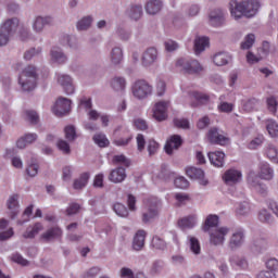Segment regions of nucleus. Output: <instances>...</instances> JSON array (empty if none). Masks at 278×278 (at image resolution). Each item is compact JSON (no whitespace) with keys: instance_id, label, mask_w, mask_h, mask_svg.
Returning <instances> with one entry per match:
<instances>
[{"instance_id":"obj_52","label":"nucleus","mask_w":278,"mask_h":278,"mask_svg":"<svg viewBox=\"0 0 278 278\" xmlns=\"http://www.w3.org/2000/svg\"><path fill=\"white\" fill-rule=\"evenodd\" d=\"M174 125L178 129H189L190 122H188V119H186V118H175L174 119Z\"/></svg>"},{"instance_id":"obj_59","label":"nucleus","mask_w":278,"mask_h":278,"mask_svg":"<svg viewBox=\"0 0 278 278\" xmlns=\"http://www.w3.org/2000/svg\"><path fill=\"white\" fill-rule=\"evenodd\" d=\"M38 164L36 163H31L30 165H28V167L26 168V173L29 177H36L38 175Z\"/></svg>"},{"instance_id":"obj_64","label":"nucleus","mask_w":278,"mask_h":278,"mask_svg":"<svg viewBox=\"0 0 278 278\" xmlns=\"http://www.w3.org/2000/svg\"><path fill=\"white\" fill-rule=\"evenodd\" d=\"M266 267L268 268V270H278V260L277 258H269L266 262Z\"/></svg>"},{"instance_id":"obj_40","label":"nucleus","mask_w":278,"mask_h":278,"mask_svg":"<svg viewBox=\"0 0 278 278\" xmlns=\"http://www.w3.org/2000/svg\"><path fill=\"white\" fill-rule=\"evenodd\" d=\"M113 210L115 214H117V216H121L122 218H127V216H129V211L127 210V206L122 203H115Z\"/></svg>"},{"instance_id":"obj_20","label":"nucleus","mask_w":278,"mask_h":278,"mask_svg":"<svg viewBox=\"0 0 278 278\" xmlns=\"http://www.w3.org/2000/svg\"><path fill=\"white\" fill-rule=\"evenodd\" d=\"M126 178L127 173L125 172L124 167H117L113 169L109 175V179L113 184H122V181H125Z\"/></svg>"},{"instance_id":"obj_18","label":"nucleus","mask_w":278,"mask_h":278,"mask_svg":"<svg viewBox=\"0 0 278 278\" xmlns=\"http://www.w3.org/2000/svg\"><path fill=\"white\" fill-rule=\"evenodd\" d=\"M208 160L216 168H223L225 166V153L223 151L210 152Z\"/></svg>"},{"instance_id":"obj_55","label":"nucleus","mask_w":278,"mask_h":278,"mask_svg":"<svg viewBox=\"0 0 278 278\" xmlns=\"http://www.w3.org/2000/svg\"><path fill=\"white\" fill-rule=\"evenodd\" d=\"M255 179H257V177L255 176V172H250L248 175V182L253 188H256V190H260V188H262V185H260L257 181H255Z\"/></svg>"},{"instance_id":"obj_51","label":"nucleus","mask_w":278,"mask_h":278,"mask_svg":"<svg viewBox=\"0 0 278 278\" xmlns=\"http://www.w3.org/2000/svg\"><path fill=\"white\" fill-rule=\"evenodd\" d=\"M257 99L252 98L243 103V110H245V112H253V110H255L257 106Z\"/></svg>"},{"instance_id":"obj_4","label":"nucleus","mask_w":278,"mask_h":278,"mask_svg":"<svg viewBox=\"0 0 278 278\" xmlns=\"http://www.w3.org/2000/svg\"><path fill=\"white\" fill-rule=\"evenodd\" d=\"M18 27V18H11L3 23L0 27V47H3L10 42V37L14 35Z\"/></svg>"},{"instance_id":"obj_8","label":"nucleus","mask_w":278,"mask_h":278,"mask_svg":"<svg viewBox=\"0 0 278 278\" xmlns=\"http://www.w3.org/2000/svg\"><path fill=\"white\" fill-rule=\"evenodd\" d=\"M53 114L56 116H66L71 112V100L66 98H59L52 108Z\"/></svg>"},{"instance_id":"obj_13","label":"nucleus","mask_w":278,"mask_h":278,"mask_svg":"<svg viewBox=\"0 0 278 278\" xmlns=\"http://www.w3.org/2000/svg\"><path fill=\"white\" fill-rule=\"evenodd\" d=\"M58 83L62 86L65 94H74L75 86L73 85V78L68 75H59Z\"/></svg>"},{"instance_id":"obj_32","label":"nucleus","mask_w":278,"mask_h":278,"mask_svg":"<svg viewBox=\"0 0 278 278\" xmlns=\"http://www.w3.org/2000/svg\"><path fill=\"white\" fill-rule=\"evenodd\" d=\"M126 81L123 77H115L111 80V88L115 90V92H123L125 90Z\"/></svg>"},{"instance_id":"obj_49","label":"nucleus","mask_w":278,"mask_h":278,"mask_svg":"<svg viewBox=\"0 0 278 278\" xmlns=\"http://www.w3.org/2000/svg\"><path fill=\"white\" fill-rule=\"evenodd\" d=\"M174 185L177 188H180V190H186V188H188V186H190V182L184 176H180L174 180Z\"/></svg>"},{"instance_id":"obj_46","label":"nucleus","mask_w":278,"mask_h":278,"mask_svg":"<svg viewBox=\"0 0 278 278\" xmlns=\"http://www.w3.org/2000/svg\"><path fill=\"white\" fill-rule=\"evenodd\" d=\"M11 262L18 264L20 266H29V261L23 257L20 253H13L11 255Z\"/></svg>"},{"instance_id":"obj_26","label":"nucleus","mask_w":278,"mask_h":278,"mask_svg":"<svg viewBox=\"0 0 278 278\" xmlns=\"http://www.w3.org/2000/svg\"><path fill=\"white\" fill-rule=\"evenodd\" d=\"M191 99H194L197 103H191V108H197L198 105H203L210 101V96L201 93L199 91L191 92Z\"/></svg>"},{"instance_id":"obj_43","label":"nucleus","mask_w":278,"mask_h":278,"mask_svg":"<svg viewBox=\"0 0 278 278\" xmlns=\"http://www.w3.org/2000/svg\"><path fill=\"white\" fill-rule=\"evenodd\" d=\"M190 251L194 253V255H199L201 253V243L197 237L189 238Z\"/></svg>"},{"instance_id":"obj_30","label":"nucleus","mask_w":278,"mask_h":278,"mask_svg":"<svg viewBox=\"0 0 278 278\" xmlns=\"http://www.w3.org/2000/svg\"><path fill=\"white\" fill-rule=\"evenodd\" d=\"M162 10V1L160 0H151L146 5V12L148 14H157Z\"/></svg>"},{"instance_id":"obj_50","label":"nucleus","mask_w":278,"mask_h":278,"mask_svg":"<svg viewBox=\"0 0 278 278\" xmlns=\"http://www.w3.org/2000/svg\"><path fill=\"white\" fill-rule=\"evenodd\" d=\"M264 142V136L260 135L258 137L254 138L252 141L249 142L248 148L251 150H255L258 147H262Z\"/></svg>"},{"instance_id":"obj_53","label":"nucleus","mask_w":278,"mask_h":278,"mask_svg":"<svg viewBox=\"0 0 278 278\" xmlns=\"http://www.w3.org/2000/svg\"><path fill=\"white\" fill-rule=\"evenodd\" d=\"M160 149V143H157L155 140L151 139L148 143V152L149 155H155Z\"/></svg>"},{"instance_id":"obj_41","label":"nucleus","mask_w":278,"mask_h":278,"mask_svg":"<svg viewBox=\"0 0 278 278\" xmlns=\"http://www.w3.org/2000/svg\"><path fill=\"white\" fill-rule=\"evenodd\" d=\"M112 64H121L123 62V50L121 48H114L111 52Z\"/></svg>"},{"instance_id":"obj_39","label":"nucleus","mask_w":278,"mask_h":278,"mask_svg":"<svg viewBox=\"0 0 278 278\" xmlns=\"http://www.w3.org/2000/svg\"><path fill=\"white\" fill-rule=\"evenodd\" d=\"M266 129L271 138H277L278 136V125L277 122L273 119H267L266 122Z\"/></svg>"},{"instance_id":"obj_63","label":"nucleus","mask_w":278,"mask_h":278,"mask_svg":"<svg viewBox=\"0 0 278 278\" xmlns=\"http://www.w3.org/2000/svg\"><path fill=\"white\" fill-rule=\"evenodd\" d=\"M119 276L122 278H136V276L134 275V270L128 267H123L119 271Z\"/></svg>"},{"instance_id":"obj_10","label":"nucleus","mask_w":278,"mask_h":278,"mask_svg":"<svg viewBox=\"0 0 278 278\" xmlns=\"http://www.w3.org/2000/svg\"><path fill=\"white\" fill-rule=\"evenodd\" d=\"M169 102L161 101L154 105L153 117L155 121H166Z\"/></svg>"},{"instance_id":"obj_37","label":"nucleus","mask_w":278,"mask_h":278,"mask_svg":"<svg viewBox=\"0 0 278 278\" xmlns=\"http://www.w3.org/2000/svg\"><path fill=\"white\" fill-rule=\"evenodd\" d=\"M219 101H222L217 106L219 112H224L225 114L233 112V103L225 102V96H220Z\"/></svg>"},{"instance_id":"obj_1","label":"nucleus","mask_w":278,"mask_h":278,"mask_svg":"<svg viewBox=\"0 0 278 278\" xmlns=\"http://www.w3.org/2000/svg\"><path fill=\"white\" fill-rule=\"evenodd\" d=\"M230 14L236 21L238 18H242V16H247V18H251L257 14V10H260V1L257 0H243L241 3H238L236 0H231L230 3Z\"/></svg>"},{"instance_id":"obj_22","label":"nucleus","mask_w":278,"mask_h":278,"mask_svg":"<svg viewBox=\"0 0 278 278\" xmlns=\"http://www.w3.org/2000/svg\"><path fill=\"white\" fill-rule=\"evenodd\" d=\"M258 177L260 179H266L267 181H270V179L275 177V172L268 163H261Z\"/></svg>"},{"instance_id":"obj_29","label":"nucleus","mask_w":278,"mask_h":278,"mask_svg":"<svg viewBox=\"0 0 278 278\" xmlns=\"http://www.w3.org/2000/svg\"><path fill=\"white\" fill-rule=\"evenodd\" d=\"M8 208L11 210V218L18 214V195H12L8 201Z\"/></svg>"},{"instance_id":"obj_42","label":"nucleus","mask_w":278,"mask_h":278,"mask_svg":"<svg viewBox=\"0 0 278 278\" xmlns=\"http://www.w3.org/2000/svg\"><path fill=\"white\" fill-rule=\"evenodd\" d=\"M128 16H130L132 21H138L142 16V5L131 7Z\"/></svg>"},{"instance_id":"obj_57","label":"nucleus","mask_w":278,"mask_h":278,"mask_svg":"<svg viewBox=\"0 0 278 278\" xmlns=\"http://www.w3.org/2000/svg\"><path fill=\"white\" fill-rule=\"evenodd\" d=\"M175 199L178 202V205H186V203L190 201V195L184 193H176Z\"/></svg>"},{"instance_id":"obj_21","label":"nucleus","mask_w":278,"mask_h":278,"mask_svg":"<svg viewBox=\"0 0 278 278\" xmlns=\"http://www.w3.org/2000/svg\"><path fill=\"white\" fill-rule=\"evenodd\" d=\"M147 238V231L138 230L132 241V249L135 251H142L144 248V240Z\"/></svg>"},{"instance_id":"obj_19","label":"nucleus","mask_w":278,"mask_h":278,"mask_svg":"<svg viewBox=\"0 0 278 278\" xmlns=\"http://www.w3.org/2000/svg\"><path fill=\"white\" fill-rule=\"evenodd\" d=\"M210 23L213 27H220L225 23V12L217 9L210 13Z\"/></svg>"},{"instance_id":"obj_61","label":"nucleus","mask_w":278,"mask_h":278,"mask_svg":"<svg viewBox=\"0 0 278 278\" xmlns=\"http://www.w3.org/2000/svg\"><path fill=\"white\" fill-rule=\"evenodd\" d=\"M58 149H60V151L65 153V155H68V153H71V146H68V142L64 140H60L58 142Z\"/></svg>"},{"instance_id":"obj_6","label":"nucleus","mask_w":278,"mask_h":278,"mask_svg":"<svg viewBox=\"0 0 278 278\" xmlns=\"http://www.w3.org/2000/svg\"><path fill=\"white\" fill-rule=\"evenodd\" d=\"M176 66H180L189 75H197L203 71V66L197 60L179 59Z\"/></svg>"},{"instance_id":"obj_28","label":"nucleus","mask_w":278,"mask_h":278,"mask_svg":"<svg viewBox=\"0 0 278 278\" xmlns=\"http://www.w3.org/2000/svg\"><path fill=\"white\" fill-rule=\"evenodd\" d=\"M218 227V216L217 215H208L205 219V223L202 227L203 231H212Z\"/></svg>"},{"instance_id":"obj_11","label":"nucleus","mask_w":278,"mask_h":278,"mask_svg":"<svg viewBox=\"0 0 278 278\" xmlns=\"http://www.w3.org/2000/svg\"><path fill=\"white\" fill-rule=\"evenodd\" d=\"M169 102L161 101L154 105L153 117L155 121H166Z\"/></svg>"},{"instance_id":"obj_34","label":"nucleus","mask_w":278,"mask_h":278,"mask_svg":"<svg viewBox=\"0 0 278 278\" xmlns=\"http://www.w3.org/2000/svg\"><path fill=\"white\" fill-rule=\"evenodd\" d=\"M51 17H37L33 27L35 31H40L41 29H45V25H50Z\"/></svg>"},{"instance_id":"obj_15","label":"nucleus","mask_w":278,"mask_h":278,"mask_svg":"<svg viewBox=\"0 0 278 278\" xmlns=\"http://www.w3.org/2000/svg\"><path fill=\"white\" fill-rule=\"evenodd\" d=\"M244 243V230L241 228L236 229L229 240L230 249H238V247H242Z\"/></svg>"},{"instance_id":"obj_33","label":"nucleus","mask_w":278,"mask_h":278,"mask_svg":"<svg viewBox=\"0 0 278 278\" xmlns=\"http://www.w3.org/2000/svg\"><path fill=\"white\" fill-rule=\"evenodd\" d=\"M42 231V224L36 223L33 227H28L24 233V238H36Z\"/></svg>"},{"instance_id":"obj_35","label":"nucleus","mask_w":278,"mask_h":278,"mask_svg":"<svg viewBox=\"0 0 278 278\" xmlns=\"http://www.w3.org/2000/svg\"><path fill=\"white\" fill-rule=\"evenodd\" d=\"M51 58L54 62H58V64H64V62H66V55L62 53L60 48H53L51 50Z\"/></svg>"},{"instance_id":"obj_24","label":"nucleus","mask_w":278,"mask_h":278,"mask_svg":"<svg viewBox=\"0 0 278 278\" xmlns=\"http://www.w3.org/2000/svg\"><path fill=\"white\" fill-rule=\"evenodd\" d=\"M38 140V135L36 134H26L24 137L20 138L16 142L17 149H25L27 144H31V142H36Z\"/></svg>"},{"instance_id":"obj_44","label":"nucleus","mask_w":278,"mask_h":278,"mask_svg":"<svg viewBox=\"0 0 278 278\" xmlns=\"http://www.w3.org/2000/svg\"><path fill=\"white\" fill-rule=\"evenodd\" d=\"M93 142L98 144V147H108L110 144V140H108V137L103 134H97L93 136Z\"/></svg>"},{"instance_id":"obj_7","label":"nucleus","mask_w":278,"mask_h":278,"mask_svg":"<svg viewBox=\"0 0 278 278\" xmlns=\"http://www.w3.org/2000/svg\"><path fill=\"white\" fill-rule=\"evenodd\" d=\"M206 232L210 233L211 244H214V247H218L225 243V236L229 233V228L227 227L214 228L213 230H210Z\"/></svg>"},{"instance_id":"obj_36","label":"nucleus","mask_w":278,"mask_h":278,"mask_svg":"<svg viewBox=\"0 0 278 278\" xmlns=\"http://www.w3.org/2000/svg\"><path fill=\"white\" fill-rule=\"evenodd\" d=\"M213 62L216 66H225L229 62V55L225 52L216 53L213 56Z\"/></svg>"},{"instance_id":"obj_56","label":"nucleus","mask_w":278,"mask_h":278,"mask_svg":"<svg viewBox=\"0 0 278 278\" xmlns=\"http://www.w3.org/2000/svg\"><path fill=\"white\" fill-rule=\"evenodd\" d=\"M134 126L136 127V129H139L140 131L149 129V125H147V122L142 118L135 119Z\"/></svg>"},{"instance_id":"obj_54","label":"nucleus","mask_w":278,"mask_h":278,"mask_svg":"<svg viewBox=\"0 0 278 278\" xmlns=\"http://www.w3.org/2000/svg\"><path fill=\"white\" fill-rule=\"evenodd\" d=\"M258 220H261V223H270L273 220V215H270L268 211L262 210L258 213Z\"/></svg>"},{"instance_id":"obj_23","label":"nucleus","mask_w":278,"mask_h":278,"mask_svg":"<svg viewBox=\"0 0 278 278\" xmlns=\"http://www.w3.org/2000/svg\"><path fill=\"white\" fill-rule=\"evenodd\" d=\"M42 240L49 242L55 240V238H62V229L60 227H52L41 235Z\"/></svg>"},{"instance_id":"obj_60","label":"nucleus","mask_w":278,"mask_h":278,"mask_svg":"<svg viewBox=\"0 0 278 278\" xmlns=\"http://www.w3.org/2000/svg\"><path fill=\"white\" fill-rule=\"evenodd\" d=\"M266 155L269 160H277L278 151L275 146H268Z\"/></svg>"},{"instance_id":"obj_2","label":"nucleus","mask_w":278,"mask_h":278,"mask_svg":"<svg viewBox=\"0 0 278 278\" xmlns=\"http://www.w3.org/2000/svg\"><path fill=\"white\" fill-rule=\"evenodd\" d=\"M38 79V74L36 73V67L28 65L20 74L18 84L22 86V89L26 92H30L36 88V80Z\"/></svg>"},{"instance_id":"obj_14","label":"nucleus","mask_w":278,"mask_h":278,"mask_svg":"<svg viewBox=\"0 0 278 278\" xmlns=\"http://www.w3.org/2000/svg\"><path fill=\"white\" fill-rule=\"evenodd\" d=\"M184 144V140L181 139V136L179 135H173L165 144V152L167 155H173L174 149H179Z\"/></svg>"},{"instance_id":"obj_9","label":"nucleus","mask_w":278,"mask_h":278,"mask_svg":"<svg viewBox=\"0 0 278 278\" xmlns=\"http://www.w3.org/2000/svg\"><path fill=\"white\" fill-rule=\"evenodd\" d=\"M207 140L208 142H211V144H220V147H225L226 144H229V138L218 132V128L216 127H213L208 130Z\"/></svg>"},{"instance_id":"obj_17","label":"nucleus","mask_w":278,"mask_h":278,"mask_svg":"<svg viewBox=\"0 0 278 278\" xmlns=\"http://www.w3.org/2000/svg\"><path fill=\"white\" fill-rule=\"evenodd\" d=\"M157 61V49L155 48H148L141 58L142 66H151L154 62Z\"/></svg>"},{"instance_id":"obj_58","label":"nucleus","mask_w":278,"mask_h":278,"mask_svg":"<svg viewBox=\"0 0 278 278\" xmlns=\"http://www.w3.org/2000/svg\"><path fill=\"white\" fill-rule=\"evenodd\" d=\"M277 99H275V97L267 98V108L271 114L277 112Z\"/></svg>"},{"instance_id":"obj_62","label":"nucleus","mask_w":278,"mask_h":278,"mask_svg":"<svg viewBox=\"0 0 278 278\" xmlns=\"http://www.w3.org/2000/svg\"><path fill=\"white\" fill-rule=\"evenodd\" d=\"M152 247L154 249H165L166 243L164 242V240L160 239V237H153L152 238Z\"/></svg>"},{"instance_id":"obj_5","label":"nucleus","mask_w":278,"mask_h":278,"mask_svg":"<svg viewBox=\"0 0 278 278\" xmlns=\"http://www.w3.org/2000/svg\"><path fill=\"white\" fill-rule=\"evenodd\" d=\"M153 92V87L147 80H137L132 85V94L136 99H147Z\"/></svg>"},{"instance_id":"obj_48","label":"nucleus","mask_w":278,"mask_h":278,"mask_svg":"<svg viewBox=\"0 0 278 278\" xmlns=\"http://www.w3.org/2000/svg\"><path fill=\"white\" fill-rule=\"evenodd\" d=\"M65 138L70 142H73L75 138H77V131L75 130V126H66L65 129Z\"/></svg>"},{"instance_id":"obj_16","label":"nucleus","mask_w":278,"mask_h":278,"mask_svg":"<svg viewBox=\"0 0 278 278\" xmlns=\"http://www.w3.org/2000/svg\"><path fill=\"white\" fill-rule=\"evenodd\" d=\"M186 174L190 179H198L202 186H207V180L205 179V172L197 167H187Z\"/></svg>"},{"instance_id":"obj_3","label":"nucleus","mask_w":278,"mask_h":278,"mask_svg":"<svg viewBox=\"0 0 278 278\" xmlns=\"http://www.w3.org/2000/svg\"><path fill=\"white\" fill-rule=\"evenodd\" d=\"M143 205L147 212L143 213L142 220L143 223H150V220H153L160 214L162 202L156 197H148L143 200Z\"/></svg>"},{"instance_id":"obj_38","label":"nucleus","mask_w":278,"mask_h":278,"mask_svg":"<svg viewBox=\"0 0 278 278\" xmlns=\"http://www.w3.org/2000/svg\"><path fill=\"white\" fill-rule=\"evenodd\" d=\"M25 121H28L30 125H38V121H40V117L38 116V113L34 110H26L24 112Z\"/></svg>"},{"instance_id":"obj_47","label":"nucleus","mask_w":278,"mask_h":278,"mask_svg":"<svg viewBox=\"0 0 278 278\" xmlns=\"http://www.w3.org/2000/svg\"><path fill=\"white\" fill-rule=\"evenodd\" d=\"M253 45H255V35L249 34L245 37L244 41L241 43V49L243 50L251 49Z\"/></svg>"},{"instance_id":"obj_27","label":"nucleus","mask_w":278,"mask_h":278,"mask_svg":"<svg viewBox=\"0 0 278 278\" xmlns=\"http://www.w3.org/2000/svg\"><path fill=\"white\" fill-rule=\"evenodd\" d=\"M205 47H210V38L198 37L194 41L195 54L199 55V53H202V51H205Z\"/></svg>"},{"instance_id":"obj_25","label":"nucleus","mask_w":278,"mask_h":278,"mask_svg":"<svg viewBox=\"0 0 278 278\" xmlns=\"http://www.w3.org/2000/svg\"><path fill=\"white\" fill-rule=\"evenodd\" d=\"M197 225V215H189L178 220L180 229H192Z\"/></svg>"},{"instance_id":"obj_12","label":"nucleus","mask_w":278,"mask_h":278,"mask_svg":"<svg viewBox=\"0 0 278 278\" xmlns=\"http://www.w3.org/2000/svg\"><path fill=\"white\" fill-rule=\"evenodd\" d=\"M223 179L227 186H233V184H238L242 179V172L238 169H228L223 175Z\"/></svg>"},{"instance_id":"obj_31","label":"nucleus","mask_w":278,"mask_h":278,"mask_svg":"<svg viewBox=\"0 0 278 278\" xmlns=\"http://www.w3.org/2000/svg\"><path fill=\"white\" fill-rule=\"evenodd\" d=\"M88 179H90V174L83 173L80 177L74 181V190H81V188H86Z\"/></svg>"},{"instance_id":"obj_45","label":"nucleus","mask_w":278,"mask_h":278,"mask_svg":"<svg viewBox=\"0 0 278 278\" xmlns=\"http://www.w3.org/2000/svg\"><path fill=\"white\" fill-rule=\"evenodd\" d=\"M92 25V17L91 16H86L81 21L77 23V29L78 31H84L88 29Z\"/></svg>"}]
</instances>
